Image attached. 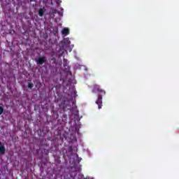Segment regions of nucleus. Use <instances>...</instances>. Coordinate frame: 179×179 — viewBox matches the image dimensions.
Wrapping results in <instances>:
<instances>
[{
    "instance_id": "nucleus-6",
    "label": "nucleus",
    "mask_w": 179,
    "mask_h": 179,
    "mask_svg": "<svg viewBox=\"0 0 179 179\" xmlns=\"http://www.w3.org/2000/svg\"><path fill=\"white\" fill-rule=\"evenodd\" d=\"M69 64V62H68V59H64V60H63V65H64V68L66 66H68Z\"/></svg>"
},
{
    "instance_id": "nucleus-3",
    "label": "nucleus",
    "mask_w": 179,
    "mask_h": 179,
    "mask_svg": "<svg viewBox=\"0 0 179 179\" xmlns=\"http://www.w3.org/2000/svg\"><path fill=\"white\" fill-rule=\"evenodd\" d=\"M6 150L5 149V145L0 141V153L1 155H5Z\"/></svg>"
},
{
    "instance_id": "nucleus-8",
    "label": "nucleus",
    "mask_w": 179,
    "mask_h": 179,
    "mask_svg": "<svg viewBox=\"0 0 179 179\" xmlns=\"http://www.w3.org/2000/svg\"><path fill=\"white\" fill-rule=\"evenodd\" d=\"M28 87L29 89H33V87H34V84L31 83H28Z\"/></svg>"
},
{
    "instance_id": "nucleus-7",
    "label": "nucleus",
    "mask_w": 179,
    "mask_h": 179,
    "mask_svg": "<svg viewBox=\"0 0 179 179\" xmlns=\"http://www.w3.org/2000/svg\"><path fill=\"white\" fill-rule=\"evenodd\" d=\"M64 44H71V41H69V38H66L64 39Z\"/></svg>"
},
{
    "instance_id": "nucleus-2",
    "label": "nucleus",
    "mask_w": 179,
    "mask_h": 179,
    "mask_svg": "<svg viewBox=\"0 0 179 179\" xmlns=\"http://www.w3.org/2000/svg\"><path fill=\"white\" fill-rule=\"evenodd\" d=\"M35 61H36L37 65H43V64H44L45 62V61H47V58H45V57H44V56L39 57H36L35 59Z\"/></svg>"
},
{
    "instance_id": "nucleus-5",
    "label": "nucleus",
    "mask_w": 179,
    "mask_h": 179,
    "mask_svg": "<svg viewBox=\"0 0 179 179\" xmlns=\"http://www.w3.org/2000/svg\"><path fill=\"white\" fill-rule=\"evenodd\" d=\"M62 34L64 36H68L69 34V29L68 28H64L62 31Z\"/></svg>"
},
{
    "instance_id": "nucleus-9",
    "label": "nucleus",
    "mask_w": 179,
    "mask_h": 179,
    "mask_svg": "<svg viewBox=\"0 0 179 179\" xmlns=\"http://www.w3.org/2000/svg\"><path fill=\"white\" fill-rule=\"evenodd\" d=\"M3 113V107L0 106V115H2Z\"/></svg>"
},
{
    "instance_id": "nucleus-1",
    "label": "nucleus",
    "mask_w": 179,
    "mask_h": 179,
    "mask_svg": "<svg viewBox=\"0 0 179 179\" xmlns=\"http://www.w3.org/2000/svg\"><path fill=\"white\" fill-rule=\"evenodd\" d=\"M93 93H99L96 104L98 106L99 110L103 107V96L106 95V90H101L100 85H94L93 87Z\"/></svg>"
},
{
    "instance_id": "nucleus-4",
    "label": "nucleus",
    "mask_w": 179,
    "mask_h": 179,
    "mask_svg": "<svg viewBox=\"0 0 179 179\" xmlns=\"http://www.w3.org/2000/svg\"><path fill=\"white\" fill-rule=\"evenodd\" d=\"M38 13L41 17L42 16H44V13H45V8H40L38 11Z\"/></svg>"
},
{
    "instance_id": "nucleus-10",
    "label": "nucleus",
    "mask_w": 179,
    "mask_h": 179,
    "mask_svg": "<svg viewBox=\"0 0 179 179\" xmlns=\"http://www.w3.org/2000/svg\"><path fill=\"white\" fill-rule=\"evenodd\" d=\"M73 93H74L75 96H78V95L76 94V93H77L76 91H74Z\"/></svg>"
}]
</instances>
